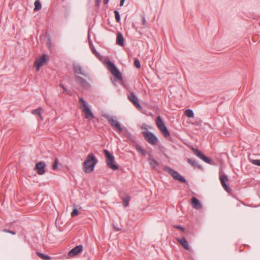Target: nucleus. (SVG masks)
Here are the masks:
<instances>
[{"mask_svg": "<svg viewBox=\"0 0 260 260\" xmlns=\"http://www.w3.org/2000/svg\"><path fill=\"white\" fill-rule=\"evenodd\" d=\"M142 24H143V25H145V24H146V20H145V17L144 16H142Z\"/></svg>", "mask_w": 260, "mask_h": 260, "instance_id": "obj_43", "label": "nucleus"}, {"mask_svg": "<svg viewBox=\"0 0 260 260\" xmlns=\"http://www.w3.org/2000/svg\"><path fill=\"white\" fill-rule=\"evenodd\" d=\"M109 0H104V3L105 5H106L108 3Z\"/></svg>", "mask_w": 260, "mask_h": 260, "instance_id": "obj_45", "label": "nucleus"}, {"mask_svg": "<svg viewBox=\"0 0 260 260\" xmlns=\"http://www.w3.org/2000/svg\"><path fill=\"white\" fill-rule=\"evenodd\" d=\"M38 116H39V117L40 118V119L42 120H43V119H42V118L41 115V114H39V115H38Z\"/></svg>", "mask_w": 260, "mask_h": 260, "instance_id": "obj_47", "label": "nucleus"}, {"mask_svg": "<svg viewBox=\"0 0 260 260\" xmlns=\"http://www.w3.org/2000/svg\"><path fill=\"white\" fill-rule=\"evenodd\" d=\"M92 52L96 56H98L100 55L99 53L96 51V49L94 47L91 48Z\"/></svg>", "mask_w": 260, "mask_h": 260, "instance_id": "obj_37", "label": "nucleus"}, {"mask_svg": "<svg viewBox=\"0 0 260 260\" xmlns=\"http://www.w3.org/2000/svg\"><path fill=\"white\" fill-rule=\"evenodd\" d=\"M3 231L4 232H6V233H10V234H11L12 235H15V232L12 231H11L10 230H6V229H4L3 230Z\"/></svg>", "mask_w": 260, "mask_h": 260, "instance_id": "obj_39", "label": "nucleus"}, {"mask_svg": "<svg viewBox=\"0 0 260 260\" xmlns=\"http://www.w3.org/2000/svg\"><path fill=\"white\" fill-rule=\"evenodd\" d=\"M184 114H193V112L191 109H187L184 111Z\"/></svg>", "mask_w": 260, "mask_h": 260, "instance_id": "obj_41", "label": "nucleus"}, {"mask_svg": "<svg viewBox=\"0 0 260 260\" xmlns=\"http://www.w3.org/2000/svg\"><path fill=\"white\" fill-rule=\"evenodd\" d=\"M101 0H95V4L97 7H99Z\"/></svg>", "mask_w": 260, "mask_h": 260, "instance_id": "obj_42", "label": "nucleus"}, {"mask_svg": "<svg viewBox=\"0 0 260 260\" xmlns=\"http://www.w3.org/2000/svg\"><path fill=\"white\" fill-rule=\"evenodd\" d=\"M121 199L123 200V206L126 207L128 206L129 202L131 200V197L127 195L125 198L121 197Z\"/></svg>", "mask_w": 260, "mask_h": 260, "instance_id": "obj_23", "label": "nucleus"}, {"mask_svg": "<svg viewBox=\"0 0 260 260\" xmlns=\"http://www.w3.org/2000/svg\"><path fill=\"white\" fill-rule=\"evenodd\" d=\"M37 254L40 258H41L42 259H44V260H49V259H51V257L47 255H45L43 253H42L39 252H37Z\"/></svg>", "mask_w": 260, "mask_h": 260, "instance_id": "obj_27", "label": "nucleus"}, {"mask_svg": "<svg viewBox=\"0 0 260 260\" xmlns=\"http://www.w3.org/2000/svg\"><path fill=\"white\" fill-rule=\"evenodd\" d=\"M191 150L193 151V152L194 153V154H196L198 157H199L201 159H202V158L204 155H203L202 154V153L200 150H199L198 149L194 148H192L191 149Z\"/></svg>", "mask_w": 260, "mask_h": 260, "instance_id": "obj_24", "label": "nucleus"}, {"mask_svg": "<svg viewBox=\"0 0 260 260\" xmlns=\"http://www.w3.org/2000/svg\"><path fill=\"white\" fill-rule=\"evenodd\" d=\"M79 214V212L77 209H74L72 212H71V216L72 217H75L77 216Z\"/></svg>", "mask_w": 260, "mask_h": 260, "instance_id": "obj_35", "label": "nucleus"}, {"mask_svg": "<svg viewBox=\"0 0 260 260\" xmlns=\"http://www.w3.org/2000/svg\"><path fill=\"white\" fill-rule=\"evenodd\" d=\"M98 159L93 153H89L86 157L85 160L83 163V168L85 173H90L93 171Z\"/></svg>", "mask_w": 260, "mask_h": 260, "instance_id": "obj_1", "label": "nucleus"}, {"mask_svg": "<svg viewBox=\"0 0 260 260\" xmlns=\"http://www.w3.org/2000/svg\"><path fill=\"white\" fill-rule=\"evenodd\" d=\"M116 43L120 46L124 45V38L121 32L117 34Z\"/></svg>", "mask_w": 260, "mask_h": 260, "instance_id": "obj_18", "label": "nucleus"}, {"mask_svg": "<svg viewBox=\"0 0 260 260\" xmlns=\"http://www.w3.org/2000/svg\"><path fill=\"white\" fill-rule=\"evenodd\" d=\"M82 249L83 246L82 245L76 246L75 247L69 251L68 255L70 257L75 256L80 253L82 251Z\"/></svg>", "mask_w": 260, "mask_h": 260, "instance_id": "obj_12", "label": "nucleus"}, {"mask_svg": "<svg viewBox=\"0 0 260 260\" xmlns=\"http://www.w3.org/2000/svg\"><path fill=\"white\" fill-rule=\"evenodd\" d=\"M128 99L137 108H141L139 103L138 98L134 92L131 93L128 95Z\"/></svg>", "mask_w": 260, "mask_h": 260, "instance_id": "obj_13", "label": "nucleus"}, {"mask_svg": "<svg viewBox=\"0 0 260 260\" xmlns=\"http://www.w3.org/2000/svg\"><path fill=\"white\" fill-rule=\"evenodd\" d=\"M203 160H204L206 163L211 164L213 162V160L209 157H206L205 155L203 157L202 159Z\"/></svg>", "mask_w": 260, "mask_h": 260, "instance_id": "obj_30", "label": "nucleus"}, {"mask_svg": "<svg viewBox=\"0 0 260 260\" xmlns=\"http://www.w3.org/2000/svg\"><path fill=\"white\" fill-rule=\"evenodd\" d=\"M104 116L106 117L108 119L109 123L112 127L114 130L118 132L119 133H121L123 129L121 126L119 122L115 119L113 116H111L110 115H103Z\"/></svg>", "mask_w": 260, "mask_h": 260, "instance_id": "obj_3", "label": "nucleus"}, {"mask_svg": "<svg viewBox=\"0 0 260 260\" xmlns=\"http://www.w3.org/2000/svg\"><path fill=\"white\" fill-rule=\"evenodd\" d=\"M145 139L150 144L154 145L157 142V139L156 136L150 132H143Z\"/></svg>", "mask_w": 260, "mask_h": 260, "instance_id": "obj_6", "label": "nucleus"}, {"mask_svg": "<svg viewBox=\"0 0 260 260\" xmlns=\"http://www.w3.org/2000/svg\"><path fill=\"white\" fill-rule=\"evenodd\" d=\"M174 179L177 180L182 183L186 182V179L183 177H182L179 173L176 176H175V178H174Z\"/></svg>", "mask_w": 260, "mask_h": 260, "instance_id": "obj_26", "label": "nucleus"}, {"mask_svg": "<svg viewBox=\"0 0 260 260\" xmlns=\"http://www.w3.org/2000/svg\"><path fill=\"white\" fill-rule=\"evenodd\" d=\"M191 204L192 207L196 209H200L202 208L200 201L196 197L191 198Z\"/></svg>", "mask_w": 260, "mask_h": 260, "instance_id": "obj_16", "label": "nucleus"}, {"mask_svg": "<svg viewBox=\"0 0 260 260\" xmlns=\"http://www.w3.org/2000/svg\"><path fill=\"white\" fill-rule=\"evenodd\" d=\"M174 227L176 229H179V230H180L181 231H182V232H183L185 230L184 228L180 226V225H174Z\"/></svg>", "mask_w": 260, "mask_h": 260, "instance_id": "obj_40", "label": "nucleus"}, {"mask_svg": "<svg viewBox=\"0 0 260 260\" xmlns=\"http://www.w3.org/2000/svg\"><path fill=\"white\" fill-rule=\"evenodd\" d=\"M60 87H61L63 89V93H64L67 94H70V92L69 90L64 86V85L62 84H60L59 85Z\"/></svg>", "mask_w": 260, "mask_h": 260, "instance_id": "obj_34", "label": "nucleus"}, {"mask_svg": "<svg viewBox=\"0 0 260 260\" xmlns=\"http://www.w3.org/2000/svg\"><path fill=\"white\" fill-rule=\"evenodd\" d=\"M136 149L139 152H140L143 156H145L146 155V151H145V150H144L143 148H142L141 146H136Z\"/></svg>", "mask_w": 260, "mask_h": 260, "instance_id": "obj_28", "label": "nucleus"}, {"mask_svg": "<svg viewBox=\"0 0 260 260\" xmlns=\"http://www.w3.org/2000/svg\"><path fill=\"white\" fill-rule=\"evenodd\" d=\"M47 62V58L46 54H43L40 58L36 59L34 62V66L36 67L37 71H39L41 67Z\"/></svg>", "mask_w": 260, "mask_h": 260, "instance_id": "obj_7", "label": "nucleus"}, {"mask_svg": "<svg viewBox=\"0 0 260 260\" xmlns=\"http://www.w3.org/2000/svg\"><path fill=\"white\" fill-rule=\"evenodd\" d=\"M251 162L255 165L260 166V159H252Z\"/></svg>", "mask_w": 260, "mask_h": 260, "instance_id": "obj_36", "label": "nucleus"}, {"mask_svg": "<svg viewBox=\"0 0 260 260\" xmlns=\"http://www.w3.org/2000/svg\"><path fill=\"white\" fill-rule=\"evenodd\" d=\"M107 66L109 70L111 73L119 81H122V76L120 71L116 67V66L110 61L107 62Z\"/></svg>", "mask_w": 260, "mask_h": 260, "instance_id": "obj_5", "label": "nucleus"}, {"mask_svg": "<svg viewBox=\"0 0 260 260\" xmlns=\"http://www.w3.org/2000/svg\"><path fill=\"white\" fill-rule=\"evenodd\" d=\"M177 241L185 250H189L190 249L188 242L184 237L177 238Z\"/></svg>", "mask_w": 260, "mask_h": 260, "instance_id": "obj_15", "label": "nucleus"}, {"mask_svg": "<svg viewBox=\"0 0 260 260\" xmlns=\"http://www.w3.org/2000/svg\"><path fill=\"white\" fill-rule=\"evenodd\" d=\"M165 170L170 174L174 179L175 178V176H176L178 173L177 171L173 170L169 167H165Z\"/></svg>", "mask_w": 260, "mask_h": 260, "instance_id": "obj_20", "label": "nucleus"}, {"mask_svg": "<svg viewBox=\"0 0 260 260\" xmlns=\"http://www.w3.org/2000/svg\"><path fill=\"white\" fill-rule=\"evenodd\" d=\"M43 110L41 108H38L37 109L34 110L32 112V114H41V113L43 112Z\"/></svg>", "mask_w": 260, "mask_h": 260, "instance_id": "obj_31", "label": "nucleus"}, {"mask_svg": "<svg viewBox=\"0 0 260 260\" xmlns=\"http://www.w3.org/2000/svg\"><path fill=\"white\" fill-rule=\"evenodd\" d=\"M114 14H115V19H116V22L118 23L120 22V16L119 13L118 12V11L115 10L114 11Z\"/></svg>", "mask_w": 260, "mask_h": 260, "instance_id": "obj_29", "label": "nucleus"}, {"mask_svg": "<svg viewBox=\"0 0 260 260\" xmlns=\"http://www.w3.org/2000/svg\"><path fill=\"white\" fill-rule=\"evenodd\" d=\"M94 118V115H85V118L91 120Z\"/></svg>", "mask_w": 260, "mask_h": 260, "instance_id": "obj_38", "label": "nucleus"}, {"mask_svg": "<svg viewBox=\"0 0 260 260\" xmlns=\"http://www.w3.org/2000/svg\"><path fill=\"white\" fill-rule=\"evenodd\" d=\"M156 124L158 129L160 127L165 126V123H164L162 120L161 119L160 116H158L156 118Z\"/></svg>", "mask_w": 260, "mask_h": 260, "instance_id": "obj_22", "label": "nucleus"}, {"mask_svg": "<svg viewBox=\"0 0 260 260\" xmlns=\"http://www.w3.org/2000/svg\"><path fill=\"white\" fill-rule=\"evenodd\" d=\"M125 0H120V6H122L124 4Z\"/></svg>", "mask_w": 260, "mask_h": 260, "instance_id": "obj_44", "label": "nucleus"}, {"mask_svg": "<svg viewBox=\"0 0 260 260\" xmlns=\"http://www.w3.org/2000/svg\"><path fill=\"white\" fill-rule=\"evenodd\" d=\"M186 117L184 118V120L186 121L187 123H191L193 125H198L201 120L200 119L196 118L194 117V115H185Z\"/></svg>", "mask_w": 260, "mask_h": 260, "instance_id": "obj_8", "label": "nucleus"}, {"mask_svg": "<svg viewBox=\"0 0 260 260\" xmlns=\"http://www.w3.org/2000/svg\"><path fill=\"white\" fill-rule=\"evenodd\" d=\"M34 11H37L41 9L42 5L39 0H36L35 3Z\"/></svg>", "mask_w": 260, "mask_h": 260, "instance_id": "obj_25", "label": "nucleus"}, {"mask_svg": "<svg viewBox=\"0 0 260 260\" xmlns=\"http://www.w3.org/2000/svg\"><path fill=\"white\" fill-rule=\"evenodd\" d=\"M114 228H115V231H119L120 230V229H119L117 228H116V227H114Z\"/></svg>", "mask_w": 260, "mask_h": 260, "instance_id": "obj_46", "label": "nucleus"}, {"mask_svg": "<svg viewBox=\"0 0 260 260\" xmlns=\"http://www.w3.org/2000/svg\"><path fill=\"white\" fill-rule=\"evenodd\" d=\"M159 131L161 132L163 136L167 138L170 137V134L169 131L168 130L167 128L166 127V125L164 126H162L161 127H160L159 128Z\"/></svg>", "mask_w": 260, "mask_h": 260, "instance_id": "obj_19", "label": "nucleus"}, {"mask_svg": "<svg viewBox=\"0 0 260 260\" xmlns=\"http://www.w3.org/2000/svg\"><path fill=\"white\" fill-rule=\"evenodd\" d=\"M134 64L137 68H140L141 67L140 62L137 58H136L134 60Z\"/></svg>", "mask_w": 260, "mask_h": 260, "instance_id": "obj_33", "label": "nucleus"}, {"mask_svg": "<svg viewBox=\"0 0 260 260\" xmlns=\"http://www.w3.org/2000/svg\"><path fill=\"white\" fill-rule=\"evenodd\" d=\"M219 179L221 182V184L224 189L228 192H230L231 191V189L228 186L226 182L229 181V179L226 175H221L219 176Z\"/></svg>", "mask_w": 260, "mask_h": 260, "instance_id": "obj_10", "label": "nucleus"}, {"mask_svg": "<svg viewBox=\"0 0 260 260\" xmlns=\"http://www.w3.org/2000/svg\"><path fill=\"white\" fill-rule=\"evenodd\" d=\"M75 80L77 83L84 88L87 89L90 87V84L86 80L79 76H76Z\"/></svg>", "mask_w": 260, "mask_h": 260, "instance_id": "obj_11", "label": "nucleus"}, {"mask_svg": "<svg viewBox=\"0 0 260 260\" xmlns=\"http://www.w3.org/2000/svg\"><path fill=\"white\" fill-rule=\"evenodd\" d=\"M58 159L57 158H56L54 160V162L52 165V169L54 170H56L58 168Z\"/></svg>", "mask_w": 260, "mask_h": 260, "instance_id": "obj_32", "label": "nucleus"}, {"mask_svg": "<svg viewBox=\"0 0 260 260\" xmlns=\"http://www.w3.org/2000/svg\"><path fill=\"white\" fill-rule=\"evenodd\" d=\"M104 153L106 157V162L108 168L113 170L118 169V166L114 163L115 158L111 152L107 149L104 150Z\"/></svg>", "mask_w": 260, "mask_h": 260, "instance_id": "obj_2", "label": "nucleus"}, {"mask_svg": "<svg viewBox=\"0 0 260 260\" xmlns=\"http://www.w3.org/2000/svg\"><path fill=\"white\" fill-rule=\"evenodd\" d=\"M79 103L80 104V108L82 109L83 111L85 112V114H92L88 107V104L82 98L79 99Z\"/></svg>", "mask_w": 260, "mask_h": 260, "instance_id": "obj_9", "label": "nucleus"}, {"mask_svg": "<svg viewBox=\"0 0 260 260\" xmlns=\"http://www.w3.org/2000/svg\"><path fill=\"white\" fill-rule=\"evenodd\" d=\"M187 161L192 167L197 168H201L200 166L198 164L194 159L187 158Z\"/></svg>", "mask_w": 260, "mask_h": 260, "instance_id": "obj_21", "label": "nucleus"}, {"mask_svg": "<svg viewBox=\"0 0 260 260\" xmlns=\"http://www.w3.org/2000/svg\"><path fill=\"white\" fill-rule=\"evenodd\" d=\"M73 68L75 77L76 76H79V75H81L86 78L89 77V74L88 71L79 63H74L73 65Z\"/></svg>", "mask_w": 260, "mask_h": 260, "instance_id": "obj_4", "label": "nucleus"}, {"mask_svg": "<svg viewBox=\"0 0 260 260\" xmlns=\"http://www.w3.org/2000/svg\"><path fill=\"white\" fill-rule=\"evenodd\" d=\"M45 164L43 161H40L37 162L35 166V169L37 171V173L39 175L43 174L45 172Z\"/></svg>", "mask_w": 260, "mask_h": 260, "instance_id": "obj_14", "label": "nucleus"}, {"mask_svg": "<svg viewBox=\"0 0 260 260\" xmlns=\"http://www.w3.org/2000/svg\"><path fill=\"white\" fill-rule=\"evenodd\" d=\"M149 164L154 170H158V168L159 167V163L154 158L150 157L148 159Z\"/></svg>", "mask_w": 260, "mask_h": 260, "instance_id": "obj_17", "label": "nucleus"}]
</instances>
